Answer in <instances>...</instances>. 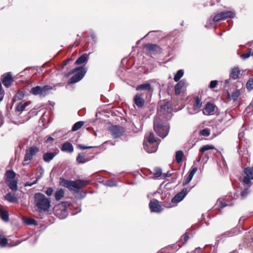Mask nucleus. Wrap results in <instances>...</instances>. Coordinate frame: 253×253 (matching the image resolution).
Segmentation results:
<instances>
[{"label":"nucleus","mask_w":253,"mask_h":253,"mask_svg":"<svg viewBox=\"0 0 253 253\" xmlns=\"http://www.w3.org/2000/svg\"><path fill=\"white\" fill-rule=\"evenodd\" d=\"M153 128L157 134L164 138L168 135L169 132V126L167 122L164 121L159 118H156L154 120Z\"/></svg>","instance_id":"f257e3e1"},{"label":"nucleus","mask_w":253,"mask_h":253,"mask_svg":"<svg viewBox=\"0 0 253 253\" xmlns=\"http://www.w3.org/2000/svg\"><path fill=\"white\" fill-rule=\"evenodd\" d=\"M34 202L36 207L40 211H48L50 200L41 193H36L34 195Z\"/></svg>","instance_id":"f03ea898"},{"label":"nucleus","mask_w":253,"mask_h":253,"mask_svg":"<svg viewBox=\"0 0 253 253\" xmlns=\"http://www.w3.org/2000/svg\"><path fill=\"white\" fill-rule=\"evenodd\" d=\"M86 72V68L84 66L77 67L68 73V76L71 74L76 73L69 80V84L76 83L81 81L84 76Z\"/></svg>","instance_id":"7ed1b4c3"},{"label":"nucleus","mask_w":253,"mask_h":253,"mask_svg":"<svg viewBox=\"0 0 253 253\" xmlns=\"http://www.w3.org/2000/svg\"><path fill=\"white\" fill-rule=\"evenodd\" d=\"M52 89V86L45 85L42 87L37 85L32 87L30 90V93L34 95H39L41 97H45L49 91Z\"/></svg>","instance_id":"20e7f679"},{"label":"nucleus","mask_w":253,"mask_h":253,"mask_svg":"<svg viewBox=\"0 0 253 253\" xmlns=\"http://www.w3.org/2000/svg\"><path fill=\"white\" fill-rule=\"evenodd\" d=\"M70 204L68 202H61L54 207L55 214L60 218H64L67 216V208Z\"/></svg>","instance_id":"39448f33"},{"label":"nucleus","mask_w":253,"mask_h":253,"mask_svg":"<svg viewBox=\"0 0 253 253\" xmlns=\"http://www.w3.org/2000/svg\"><path fill=\"white\" fill-rule=\"evenodd\" d=\"M16 174L12 170H7L5 173V181L8 187L12 190H16Z\"/></svg>","instance_id":"423d86ee"},{"label":"nucleus","mask_w":253,"mask_h":253,"mask_svg":"<svg viewBox=\"0 0 253 253\" xmlns=\"http://www.w3.org/2000/svg\"><path fill=\"white\" fill-rule=\"evenodd\" d=\"M143 47L149 54L157 55L162 53V48L158 44L146 43L143 45Z\"/></svg>","instance_id":"0eeeda50"},{"label":"nucleus","mask_w":253,"mask_h":253,"mask_svg":"<svg viewBox=\"0 0 253 253\" xmlns=\"http://www.w3.org/2000/svg\"><path fill=\"white\" fill-rule=\"evenodd\" d=\"M60 185L68 188L70 190H79L80 187L78 185L77 181L67 180L64 178H60Z\"/></svg>","instance_id":"6e6552de"},{"label":"nucleus","mask_w":253,"mask_h":253,"mask_svg":"<svg viewBox=\"0 0 253 253\" xmlns=\"http://www.w3.org/2000/svg\"><path fill=\"white\" fill-rule=\"evenodd\" d=\"M109 131L114 138H117L123 135L125 129L123 126L115 125L109 127Z\"/></svg>","instance_id":"1a4fd4ad"},{"label":"nucleus","mask_w":253,"mask_h":253,"mask_svg":"<svg viewBox=\"0 0 253 253\" xmlns=\"http://www.w3.org/2000/svg\"><path fill=\"white\" fill-rule=\"evenodd\" d=\"M158 110L160 113L165 115L171 113L172 108L170 102L163 101L159 103V108Z\"/></svg>","instance_id":"9d476101"},{"label":"nucleus","mask_w":253,"mask_h":253,"mask_svg":"<svg viewBox=\"0 0 253 253\" xmlns=\"http://www.w3.org/2000/svg\"><path fill=\"white\" fill-rule=\"evenodd\" d=\"M39 151V148L37 146H33L30 147L26 151V154L24 158V161L32 160L33 156H35L37 153H38Z\"/></svg>","instance_id":"9b49d317"},{"label":"nucleus","mask_w":253,"mask_h":253,"mask_svg":"<svg viewBox=\"0 0 253 253\" xmlns=\"http://www.w3.org/2000/svg\"><path fill=\"white\" fill-rule=\"evenodd\" d=\"M189 233L188 232H186L184 234H183L180 239V243H179L178 244L173 245L171 246H169L168 248V249L171 250V249H174L175 251H177L179 249H180L182 245L185 244L187 241L189 239Z\"/></svg>","instance_id":"f8f14e48"},{"label":"nucleus","mask_w":253,"mask_h":253,"mask_svg":"<svg viewBox=\"0 0 253 253\" xmlns=\"http://www.w3.org/2000/svg\"><path fill=\"white\" fill-rule=\"evenodd\" d=\"M188 192L186 188H183L181 191L177 193L174 197L171 200V203L173 204H176L178 202L181 201L183 198L186 196Z\"/></svg>","instance_id":"ddd939ff"},{"label":"nucleus","mask_w":253,"mask_h":253,"mask_svg":"<svg viewBox=\"0 0 253 253\" xmlns=\"http://www.w3.org/2000/svg\"><path fill=\"white\" fill-rule=\"evenodd\" d=\"M90 153L92 154V155L90 157H88L86 155V153L84 152L79 153L76 158L77 162L79 164H83L90 161L94 158V155L95 154V153L93 152H92Z\"/></svg>","instance_id":"4468645a"},{"label":"nucleus","mask_w":253,"mask_h":253,"mask_svg":"<svg viewBox=\"0 0 253 253\" xmlns=\"http://www.w3.org/2000/svg\"><path fill=\"white\" fill-rule=\"evenodd\" d=\"M1 81L5 87H9L13 82V79L10 73H7L3 74L1 76Z\"/></svg>","instance_id":"2eb2a0df"},{"label":"nucleus","mask_w":253,"mask_h":253,"mask_svg":"<svg viewBox=\"0 0 253 253\" xmlns=\"http://www.w3.org/2000/svg\"><path fill=\"white\" fill-rule=\"evenodd\" d=\"M149 208L152 212H160L163 210L161 205L159 204L157 200L151 201L149 203Z\"/></svg>","instance_id":"dca6fc26"},{"label":"nucleus","mask_w":253,"mask_h":253,"mask_svg":"<svg viewBox=\"0 0 253 253\" xmlns=\"http://www.w3.org/2000/svg\"><path fill=\"white\" fill-rule=\"evenodd\" d=\"M143 94L137 93L133 98V102L138 108H142L145 104V99Z\"/></svg>","instance_id":"f3484780"},{"label":"nucleus","mask_w":253,"mask_h":253,"mask_svg":"<svg viewBox=\"0 0 253 253\" xmlns=\"http://www.w3.org/2000/svg\"><path fill=\"white\" fill-rule=\"evenodd\" d=\"M215 106L211 102H208L203 109V113L205 115H210L214 111Z\"/></svg>","instance_id":"a211bd4d"},{"label":"nucleus","mask_w":253,"mask_h":253,"mask_svg":"<svg viewBox=\"0 0 253 253\" xmlns=\"http://www.w3.org/2000/svg\"><path fill=\"white\" fill-rule=\"evenodd\" d=\"M194 101L193 102V109L195 112H199L200 110L201 107L202 106V99L199 96L195 97Z\"/></svg>","instance_id":"6ab92c4d"},{"label":"nucleus","mask_w":253,"mask_h":253,"mask_svg":"<svg viewBox=\"0 0 253 253\" xmlns=\"http://www.w3.org/2000/svg\"><path fill=\"white\" fill-rule=\"evenodd\" d=\"M144 148L146 151L149 153H154L156 152L158 148L157 143H153L150 145L148 142L144 144Z\"/></svg>","instance_id":"aec40b11"},{"label":"nucleus","mask_w":253,"mask_h":253,"mask_svg":"<svg viewBox=\"0 0 253 253\" xmlns=\"http://www.w3.org/2000/svg\"><path fill=\"white\" fill-rule=\"evenodd\" d=\"M61 150L63 152L72 153L74 151V147L71 143L65 142L62 145Z\"/></svg>","instance_id":"412c9836"},{"label":"nucleus","mask_w":253,"mask_h":253,"mask_svg":"<svg viewBox=\"0 0 253 253\" xmlns=\"http://www.w3.org/2000/svg\"><path fill=\"white\" fill-rule=\"evenodd\" d=\"M89 58V55L87 53H84L79 57L75 61V64L76 65H81L87 61Z\"/></svg>","instance_id":"4be33fe9"},{"label":"nucleus","mask_w":253,"mask_h":253,"mask_svg":"<svg viewBox=\"0 0 253 253\" xmlns=\"http://www.w3.org/2000/svg\"><path fill=\"white\" fill-rule=\"evenodd\" d=\"M57 155L56 152H47L43 154V160L45 162H49Z\"/></svg>","instance_id":"5701e85b"},{"label":"nucleus","mask_w":253,"mask_h":253,"mask_svg":"<svg viewBox=\"0 0 253 253\" xmlns=\"http://www.w3.org/2000/svg\"><path fill=\"white\" fill-rule=\"evenodd\" d=\"M240 72L241 71L238 67L233 68L231 70L230 77L234 80H236L239 78Z\"/></svg>","instance_id":"b1692460"},{"label":"nucleus","mask_w":253,"mask_h":253,"mask_svg":"<svg viewBox=\"0 0 253 253\" xmlns=\"http://www.w3.org/2000/svg\"><path fill=\"white\" fill-rule=\"evenodd\" d=\"M31 103V101H22L17 105V111H23Z\"/></svg>","instance_id":"393cba45"},{"label":"nucleus","mask_w":253,"mask_h":253,"mask_svg":"<svg viewBox=\"0 0 253 253\" xmlns=\"http://www.w3.org/2000/svg\"><path fill=\"white\" fill-rule=\"evenodd\" d=\"M136 90H147L150 91L151 90V86L149 83H144L138 85L136 87Z\"/></svg>","instance_id":"a878e982"},{"label":"nucleus","mask_w":253,"mask_h":253,"mask_svg":"<svg viewBox=\"0 0 253 253\" xmlns=\"http://www.w3.org/2000/svg\"><path fill=\"white\" fill-rule=\"evenodd\" d=\"M22 220L23 223L27 225H37V221L34 218L23 217Z\"/></svg>","instance_id":"bb28decb"},{"label":"nucleus","mask_w":253,"mask_h":253,"mask_svg":"<svg viewBox=\"0 0 253 253\" xmlns=\"http://www.w3.org/2000/svg\"><path fill=\"white\" fill-rule=\"evenodd\" d=\"M0 217L4 221L7 222L9 220L8 212L1 208H0Z\"/></svg>","instance_id":"cd10ccee"},{"label":"nucleus","mask_w":253,"mask_h":253,"mask_svg":"<svg viewBox=\"0 0 253 253\" xmlns=\"http://www.w3.org/2000/svg\"><path fill=\"white\" fill-rule=\"evenodd\" d=\"M228 205L227 203L224 201V199H219L216 202V206L217 208L220 211L221 210Z\"/></svg>","instance_id":"c85d7f7f"},{"label":"nucleus","mask_w":253,"mask_h":253,"mask_svg":"<svg viewBox=\"0 0 253 253\" xmlns=\"http://www.w3.org/2000/svg\"><path fill=\"white\" fill-rule=\"evenodd\" d=\"M65 192L63 189H60L57 190L54 194L55 198L56 200L59 201L64 196Z\"/></svg>","instance_id":"c756f323"},{"label":"nucleus","mask_w":253,"mask_h":253,"mask_svg":"<svg viewBox=\"0 0 253 253\" xmlns=\"http://www.w3.org/2000/svg\"><path fill=\"white\" fill-rule=\"evenodd\" d=\"M183 85L184 83L182 82H180L175 84L174 87L175 94L179 95L180 94L181 92V89L182 88Z\"/></svg>","instance_id":"7c9ffc66"},{"label":"nucleus","mask_w":253,"mask_h":253,"mask_svg":"<svg viewBox=\"0 0 253 253\" xmlns=\"http://www.w3.org/2000/svg\"><path fill=\"white\" fill-rule=\"evenodd\" d=\"M183 155L184 154L182 151H177L176 152L175 161L178 164H180L182 162Z\"/></svg>","instance_id":"2f4dec72"},{"label":"nucleus","mask_w":253,"mask_h":253,"mask_svg":"<svg viewBox=\"0 0 253 253\" xmlns=\"http://www.w3.org/2000/svg\"><path fill=\"white\" fill-rule=\"evenodd\" d=\"M5 200H6L7 201H8L10 202L14 203L16 202V197L15 196L14 193H13V194H11L10 193H7L5 196Z\"/></svg>","instance_id":"473e14b6"},{"label":"nucleus","mask_w":253,"mask_h":253,"mask_svg":"<svg viewBox=\"0 0 253 253\" xmlns=\"http://www.w3.org/2000/svg\"><path fill=\"white\" fill-rule=\"evenodd\" d=\"M224 19L226 18H232L234 17L235 14L230 11H225L221 12Z\"/></svg>","instance_id":"72a5a7b5"},{"label":"nucleus","mask_w":253,"mask_h":253,"mask_svg":"<svg viewBox=\"0 0 253 253\" xmlns=\"http://www.w3.org/2000/svg\"><path fill=\"white\" fill-rule=\"evenodd\" d=\"M84 124V122L83 121H79L76 123L72 126V130L73 131H75L79 130L82 127Z\"/></svg>","instance_id":"f704fd0d"},{"label":"nucleus","mask_w":253,"mask_h":253,"mask_svg":"<svg viewBox=\"0 0 253 253\" xmlns=\"http://www.w3.org/2000/svg\"><path fill=\"white\" fill-rule=\"evenodd\" d=\"M184 72L182 70H179L177 71L176 74L174 76V80L175 82H178L183 76Z\"/></svg>","instance_id":"c9c22d12"},{"label":"nucleus","mask_w":253,"mask_h":253,"mask_svg":"<svg viewBox=\"0 0 253 253\" xmlns=\"http://www.w3.org/2000/svg\"><path fill=\"white\" fill-rule=\"evenodd\" d=\"M77 182L78 183V185L80 187V189H81L82 187H84L88 185L90 183V181L79 179L77 181Z\"/></svg>","instance_id":"e433bc0d"},{"label":"nucleus","mask_w":253,"mask_h":253,"mask_svg":"<svg viewBox=\"0 0 253 253\" xmlns=\"http://www.w3.org/2000/svg\"><path fill=\"white\" fill-rule=\"evenodd\" d=\"M7 239L4 236L0 233V246L4 247L7 244Z\"/></svg>","instance_id":"4c0bfd02"},{"label":"nucleus","mask_w":253,"mask_h":253,"mask_svg":"<svg viewBox=\"0 0 253 253\" xmlns=\"http://www.w3.org/2000/svg\"><path fill=\"white\" fill-rule=\"evenodd\" d=\"M158 139L156 138L153 133L150 132L149 136L148 137V141L147 142H149L150 145H151L153 143H157V140Z\"/></svg>","instance_id":"58836bf2"},{"label":"nucleus","mask_w":253,"mask_h":253,"mask_svg":"<svg viewBox=\"0 0 253 253\" xmlns=\"http://www.w3.org/2000/svg\"><path fill=\"white\" fill-rule=\"evenodd\" d=\"M154 172L153 173L154 177L155 178H158L161 175H162V170L160 168H156L154 169Z\"/></svg>","instance_id":"ea45409f"},{"label":"nucleus","mask_w":253,"mask_h":253,"mask_svg":"<svg viewBox=\"0 0 253 253\" xmlns=\"http://www.w3.org/2000/svg\"><path fill=\"white\" fill-rule=\"evenodd\" d=\"M246 87L248 90L251 91L253 89V78H250L247 81Z\"/></svg>","instance_id":"a19ab883"},{"label":"nucleus","mask_w":253,"mask_h":253,"mask_svg":"<svg viewBox=\"0 0 253 253\" xmlns=\"http://www.w3.org/2000/svg\"><path fill=\"white\" fill-rule=\"evenodd\" d=\"M214 149H215V148L213 145H206L200 149L199 152L201 153H204L206 151Z\"/></svg>","instance_id":"79ce46f5"},{"label":"nucleus","mask_w":253,"mask_h":253,"mask_svg":"<svg viewBox=\"0 0 253 253\" xmlns=\"http://www.w3.org/2000/svg\"><path fill=\"white\" fill-rule=\"evenodd\" d=\"M214 22H218L220 20H224L221 12L217 13L212 19Z\"/></svg>","instance_id":"37998d69"},{"label":"nucleus","mask_w":253,"mask_h":253,"mask_svg":"<svg viewBox=\"0 0 253 253\" xmlns=\"http://www.w3.org/2000/svg\"><path fill=\"white\" fill-rule=\"evenodd\" d=\"M240 94V90L236 89L231 94L232 100L236 101Z\"/></svg>","instance_id":"c03bdc74"},{"label":"nucleus","mask_w":253,"mask_h":253,"mask_svg":"<svg viewBox=\"0 0 253 253\" xmlns=\"http://www.w3.org/2000/svg\"><path fill=\"white\" fill-rule=\"evenodd\" d=\"M201 135L204 136H209L210 135V131L208 128H204L200 131Z\"/></svg>","instance_id":"a18cd8bd"},{"label":"nucleus","mask_w":253,"mask_h":253,"mask_svg":"<svg viewBox=\"0 0 253 253\" xmlns=\"http://www.w3.org/2000/svg\"><path fill=\"white\" fill-rule=\"evenodd\" d=\"M249 187L248 186L247 188H245L243 191H241V196L242 199L245 198L248 195L249 193Z\"/></svg>","instance_id":"49530a36"},{"label":"nucleus","mask_w":253,"mask_h":253,"mask_svg":"<svg viewBox=\"0 0 253 253\" xmlns=\"http://www.w3.org/2000/svg\"><path fill=\"white\" fill-rule=\"evenodd\" d=\"M218 84V81L216 80L211 81L209 87L211 89H213L216 87Z\"/></svg>","instance_id":"de8ad7c7"},{"label":"nucleus","mask_w":253,"mask_h":253,"mask_svg":"<svg viewBox=\"0 0 253 253\" xmlns=\"http://www.w3.org/2000/svg\"><path fill=\"white\" fill-rule=\"evenodd\" d=\"M26 93V91L18 90L17 92V97L21 99L23 97H24V96H25Z\"/></svg>","instance_id":"09e8293b"},{"label":"nucleus","mask_w":253,"mask_h":253,"mask_svg":"<svg viewBox=\"0 0 253 253\" xmlns=\"http://www.w3.org/2000/svg\"><path fill=\"white\" fill-rule=\"evenodd\" d=\"M251 54V51L250 50H247L245 53L242 54L241 57L244 59L249 57Z\"/></svg>","instance_id":"8fccbe9b"},{"label":"nucleus","mask_w":253,"mask_h":253,"mask_svg":"<svg viewBox=\"0 0 253 253\" xmlns=\"http://www.w3.org/2000/svg\"><path fill=\"white\" fill-rule=\"evenodd\" d=\"M192 178L193 177L192 176L188 174V175L186 177L184 182L183 183V185L185 186L188 184L192 180Z\"/></svg>","instance_id":"3c124183"},{"label":"nucleus","mask_w":253,"mask_h":253,"mask_svg":"<svg viewBox=\"0 0 253 253\" xmlns=\"http://www.w3.org/2000/svg\"><path fill=\"white\" fill-rule=\"evenodd\" d=\"M77 147L81 150H85L86 149H90L93 148V147L92 146H86L81 144H78Z\"/></svg>","instance_id":"603ef678"},{"label":"nucleus","mask_w":253,"mask_h":253,"mask_svg":"<svg viewBox=\"0 0 253 253\" xmlns=\"http://www.w3.org/2000/svg\"><path fill=\"white\" fill-rule=\"evenodd\" d=\"M197 167H193L192 168V169L190 170L189 172V175L193 177L194 174L196 173V172L197 171Z\"/></svg>","instance_id":"864d4df0"},{"label":"nucleus","mask_w":253,"mask_h":253,"mask_svg":"<svg viewBox=\"0 0 253 253\" xmlns=\"http://www.w3.org/2000/svg\"><path fill=\"white\" fill-rule=\"evenodd\" d=\"M53 190L52 189V188L51 187H48L46 191H45V193L48 196H50L52 195V193H53Z\"/></svg>","instance_id":"5fc2aeb1"},{"label":"nucleus","mask_w":253,"mask_h":253,"mask_svg":"<svg viewBox=\"0 0 253 253\" xmlns=\"http://www.w3.org/2000/svg\"><path fill=\"white\" fill-rule=\"evenodd\" d=\"M38 179L37 178V179L33 182H27L25 184V186H32V185L36 184L38 182Z\"/></svg>","instance_id":"6e6d98bb"},{"label":"nucleus","mask_w":253,"mask_h":253,"mask_svg":"<svg viewBox=\"0 0 253 253\" xmlns=\"http://www.w3.org/2000/svg\"><path fill=\"white\" fill-rule=\"evenodd\" d=\"M46 139L45 140V142H49L50 141H53L54 140V138L51 136H46L45 137Z\"/></svg>","instance_id":"4d7b16f0"},{"label":"nucleus","mask_w":253,"mask_h":253,"mask_svg":"<svg viewBox=\"0 0 253 253\" xmlns=\"http://www.w3.org/2000/svg\"><path fill=\"white\" fill-rule=\"evenodd\" d=\"M209 158V155L207 153H205L203 155V160L207 161Z\"/></svg>","instance_id":"13d9d810"},{"label":"nucleus","mask_w":253,"mask_h":253,"mask_svg":"<svg viewBox=\"0 0 253 253\" xmlns=\"http://www.w3.org/2000/svg\"><path fill=\"white\" fill-rule=\"evenodd\" d=\"M71 61V59H66V60H65L64 61H63V64L64 65H67L69 63V62Z\"/></svg>","instance_id":"bf43d9fd"},{"label":"nucleus","mask_w":253,"mask_h":253,"mask_svg":"<svg viewBox=\"0 0 253 253\" xmlns=\"http://www.w3.org/2000/svg\"><path fill=\"white\" fill-rule=\"evenodd\" d=\"M162 176L163 177V178H166L167 177H169L171 176V174L170 173H169V172H167V173H163L162 174Z\"/></svg>","instance_id":"052dcab7"},{"label":"nucleus","mask_w":253,"mask_h":253,"mask_svg":"<svg viewBox=\"0 0 253 253\" xmlns=\"http://www.w3.org/2000/svg\"><path fill=\"white\" fill-rule=\"evenodd\" d=\"M193 253H201L200 250L196 249L194 251Z\"/></svg>","instance_id":"680f3d73"},{"label":"nucleus","mask_w":253,"mask_h":253,"mask_svg":"<svg viewBox=\"0 0 253 253\" xmlns=\"http://www.w3.org/2000/svg\"><path fill=\"white\" fill-rule=\"evenodd\" d=\"M23 75H20V74H17V77H16V79H19L20 77H21Z\"/></svg>","instance_id":"e2e57ef3"},{"label":"nucleus","mask_w":253,"mask_h":253,"mask_svg":"<svg viewBox=\"0 0 253 253\" xmlns=\"http://www.w3.org/2000/svg\"><path fill=\"white\" fill-rule=\"evenodd\" d=\"M227 97H228V98H230V93H229V91H227Z\"/></svg>","instance_id":"0e129e2a"},{"label":"nucleus","mask_w":253,"mask_h":253,"mask_svg":"<svg viewBox=\"0 0 253 253\" xmlns=\"http://www.w3.org/2000/svg\"><path fill=\"white\" fill-rule=\"evenodd\" d=\"M229 82H230V79L226 80L225 81V84H228Z\"/></svg>","instance_id":"69168bd1"},{"label":"nucleus","mask_w":253,"mask_h":253,"mask_svg":"<svg viewBox=\"0 0 253 253\" xmlns=\"http://www.w3.org/2000/svg\"><path fill=\"white\" fill-rule=\"evenodd\" d=\"M173 206H174V205H171V203H169V205L168 206H167V207H168V208H171V207H172Z\"/></svg>","instance_id":"338daca9"},{"label":"nucleus","mask_w":253,"mask_h":253,"mask_svg":"<svg viewBox=\"0 0 253 253\" xmlns=\"http://www.w3.org/2000/svg\"><path fill=\"white\" fill-rule=\"evenodd\" d=\"M28 81V80L27 79H25V81H23V80H19L18 82H25L26 83H27V82Z\"/></svg>","instance_id":"774afa93"}]
</instances>
